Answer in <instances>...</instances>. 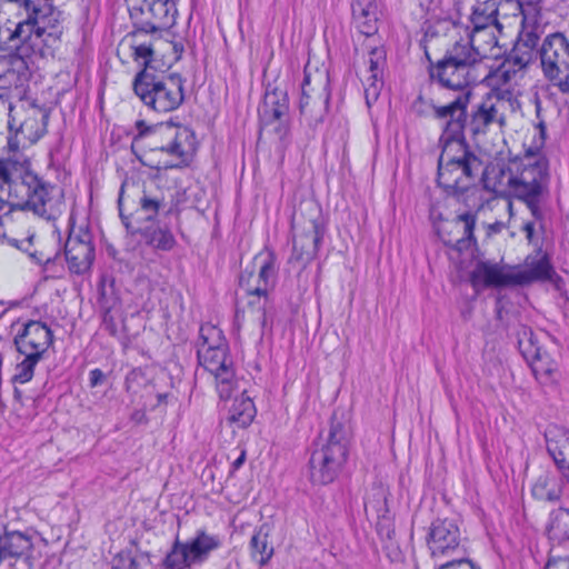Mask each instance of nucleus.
<instances>
[{"label":"nucleus","mask_w":569,"mask_h":569,"mask_svg":"<svg viewBox=\"0 0 569 569\" xmlns=\"http://www.w3.org/2000/svg\"><path fill=\"white\" fill-rule=\"evenodd\" d=\"M561 493L562 481L557 473L551 471H543L531 486V495L539 501L555 502L560 499Z\"/></svg>","instance_id":"obj_30"},{"label":"nucleus","mask_w":569,"mask_h":569,"mask_svg":"<svg viewBox=\"0 0 569 569\" xmlns=\"http://www.w3.org/2000/svg\"><path fill=\"white\" fill-rule=\"evenodd\" d=\"M124 204H126L124 190H123V187H121L119 199H118V207H119V214H120L121 220H122L123 224L126 226L127 230H130L132 233L140 232L143 240L146 241V243L151 246L153 249L169 251L174 247L176 239H174L172 232L167 228H160V227H148L146 229L136 228L133 226V223L130 221V218L124 214Z\"/></svg>","instance_id":"obj_23"},{"label":"nucleus","mask_w":569,"mask_h":569,"mask_svg":"<svg viewBox=\"0 0 569 569\" xmlns=\"http://www.w3.org/2000/svg\"><path fill=\"white\" fill-rule=\"evenodd\" d=\"M348 456L345 430L332 422L327 441L316 449L310 458V478L313 483H331L341 471Z\"/></svg>","instance_id":"obj_11"},{"label":"nucleus","mask_w":569,"mask_h":569,"mask_svg":"<svg viewBox=\"0 0 569 569\" xmlns=\"http://www.w3.org/2000/svg\"><path fill=\"white\" fill-rule=\"evenodd\" d=\"M427 542L433 558L452 556L461 547V532L458 523L451 519L435 520L430 526Z\"/></svg>","instance_id":"obj_21"},{"label":"nucleus","mask_w":569,"mask_h":569,"mask_svg":"<svg viewBox=\"0 0 569 569\" xmlns=\"http://www.w3.org/2000/svg\"><path fill=\"white\" fill-rule=\"evenodd\" d=\"M138 134L133 139L134 144H141L148 150L144 157L151 158L156 151L164 152L176 159V162L164 163L163 167H179L187 163L196 152L197 141L193 131L174 123H159L148 126L146 121L136 122Z\"/></svg>","instance_id":"obj_3"},{"label":"nucleus","mask_w":569,"mask_h":569,"mask_svg":"<svg viewBox=\"0 0 569 569\" xmlns=\"http://www.w3.org/2000/svg\"><path fill=\"white\" fill-rule=\"evenodd\" d=\"M479 180L482 182L487 190L498 194L513 193L515 194V178L512 164L508 168L501 164H492L485 167L482 164V172Z\"/></svg>","instance_id":"obj_24"},{"label":"nucleus","mask_w":569,"mask_h":569,"mask_svg":"<svg viewBox=\"0 0 569 569\" xmlns=\"http://www.w3.org/2000/svg\"><path fill=\"white\" fill-rule=\"evenodd\" d=\"M184 546L193 565H202L210 553L221 546V539L217 535H210L206 530H197L194 537L184 541Z\"/></svg>","instance_id":"obj_28"},{"label":"nucleus","mask_w":569,"mask_h":569,"mask_svg":"<svg viewBox=\"0 0 569 569\" xmlns=\"http://www.w3.org/2000/svg\"><path fill=\"white\" fill-rule=\"evenodd\" d=\"M465 566L466 569H480L479 567L475 566L473 563L469 562V561H462V560H459V561H447L442 565H440L439 569H448L450 567H453V566Z\"/></svg>","instance_id":"obj_52"},{"label":"nucleus","mask_w":569,"mask_h":569,"mask_svg":"<svg viewBox=\"0 0 569 569\" xmlns=\"http://www.w3.org/2000/svg\"><path fill=\"white\" fill-rule=\"evenodd\" d=\"M183 79L178 73L156 76L141 70L134 78V93L159 113L177 110L184 100Z\"/></svg>","instance_id":"obj_8"},{"label":"nucleus","mask_w":569,"mask_h":569,"mask_svg":"<svg viewBox=\"0 0 569 569\" xmlns=\"http://www.w3.org/2000/svg\"><path fill=\"white\" fill-rule=\"evenodd\" d=\"M545 77L560 92L569 93V40L560 32L545 38L538 51Z\"/></svg>","instance_id":"obj_15"},{"label":"nucleus","mask_w":569,"mask_h":569,"mask_svg":"<svg viewBox=\"0 0 569 569\" xmlns=\"http://www.w3.org/2000/svg\"><path fill=\"white\" fill-rule=\"evenodd\" d=\"M289 111V102L287 92L274 89L267 92L264 96V102L260 110L261 122L264 126H271L278 123L274 130L279 131L282 128L283 118Z\"/></svg>","instance_id":"obj_25"},{"label":"nucleus","mask_w":569,"mask_h":569,"mask_svg":"<svg viewBox=\"0 0 569 569\" xmlns=\"http://www.w3.org/2000/svg\"><path fill=\"white\" fill-rule=\"evenodd\" d=\"M17 11L16 16H31L47 18L44 7L32 0H0V14Z\"/></svg>","instance_id":"obj_38"},{"label":"nucleus","mask_w":569,"mask_h":569,"mask_svg":"<svg viewBox=\"0 0 569 569\" xmlns=\"http://www.w3.org/2000/svg\"><path fill=\"white\" fill-rule=\"evenodd\" d=\"M499 4V0L477 2L472 8L469 19L470 24L467 26V30L489 29V27L502 28V24L498 20Z\"/></svg>","instance_id":"obj_31"},{"label":"nucleus","mask_w":569,"mask_h":569,"mask_svg":"<svg viewBox=\"0 0 569 569\" xmlns=\"http://www.w3.org/2000/svg\"><path fill=\"white\" fill-rule=\"evenodd\" d=\"M32 236L27 237L22 240H12L10 243L17 247V249L27 252L30 257L36 258V253L30 251V248L32 246Z\"/></svg>","instance_id":"obj_50"},{"label":"nucleus","mask_w":569,"mask_h":569,"mask_svg":"<svg viewBox=\"0 0 569 569\" xmlns=\"http://www.w3.org/2000/svg\"><path fill=\"white\" fill-rule=\"evenodd\" d=\"M365 506H371L377 512L387 511V489L382 485L375 486L366 497Z\"/></svg>","instance_id":"obj_43"},{"label":"nucleus","mask_w":569,"mask_h":569,"mask_svg":"<svg viewBox=\"0 0 569 569\" xmlns=\"http://www.w3.org/2000/svg\"><path fill=\"white\" fill-rule=\"evenodd\" d=\"M162 565L164 569H191L194 566L184 542L178 539L173 542Z\"/></svg>","instance_id":"obj_39"},{"label":"nucleus","mask_w":569,"mask_h":569,"mask_svg":"<svg viewBox=\"0 0 569 569\" xmlns=\"http://www.w3.org/2000/svg\"><path fill=\"white\" fill-rule=\"evenodd\" d=\"M521 73L516 68L508 64L506 61L492 71L485 70L483 77L480 76V81L487 80L488 84L491 87L490 93H497L501 96V93L509 92L511 96H516L513 91V84L517 83L518 79L522 77Z\"/></svg>","instance_id":"obj_27"},{"label":"nucleus","mask_w":569,"mask_h":569,"mask_svg":"<svg viewBox=\"0 0 569 569\" xmlns=\"http://www.w3.org/2000/svg\"><path fill=\"white\" fill-rule=\"evenodd\" d=\"M545 437L549 455L557 467L565 471L569 465V430L560 426H549Z\"/></svg>","instance_id":"obj_26"},{"label":"nucleus","mask_w":569,"mask_h":569,"mask_svg":"<svg viewBox=\"0 0 569 569\" xmlns=\"http://www.w3.org/2000/svg\"><path fill=\"white\" fill-rule=\"evenodd\" d=\"M130 14L133 28L157 36L176 23L178 10L172 0H143L140 7H132Z\"/></svg>","instance_id":"obj_18"},{"label":"nucleus","mask_w":569,"mask_h":569,"mask_svg":"<svg viewBox=\"0 0 569 569\" xmlns=\"http://www.w3.org/2000/svg\"><path fill=\"white\" fill-rule=\"evenodd\" d=\"M369 68L366 73H382L386 63L385 51L379 48H373L369 53Z\"/></svg>","instance_id":"obj_46"},{"label":"nucleus","mask_w":569,"mask_h":569,"mask_svg":"<svg viewBox=\"0 0 569 569\" xmlns=\"http://www.w3.org/2000/svg\"><path fill=\"white\" fill-rule=\"evenodd\" d=\"M262 323H264V312L261 313Z\"/></svg>","instance_id":"obj_57"},{"label":"nucleus","mask_w":569,"mask_h":569,"mask_svg":"<svg viewBox=\"0 0 569 569\" xmlns=\"http://www.w3.org/2000/svg\"><path fill=\"white\" fill-rule=\"evenodd\" d=\"M14 156V160H0V203L9 209L28 208L46 220H56L64 209L62 189L48 186L29 171L28 154Z\"/></svg>","instance_id":"obj_1"},{"label":"nucleus","mask_w":569,"mask_h":569,"mask_svg":"<svg viewBox=\"0 0 569 569\" xmlns=\"http://www.w3.org/2000/svg\"><path fill=\"white\" fill-rule=\"evenodd\" d=\"M482 160L463 140L445 142L438 160V184L448 194L460 196L479 180Z\"/></svg>","instance_id":"obj_4"},{"label":"nucleus","mask_w":569,"mask_h":569,"mask_svg":"<svg viewBox=\"0 0 569 569\" xmlns=\"http://www.w3.org/2000/svg\"><path fill=\"white\" fill-rule=\"evenodd\" d=\"M329 71L313 64L310 60L305 66L301 83L300 113L310 126L322 122L330 100Z\"/></svg>","instance_id":"obj_10"},{"label":"nucleus","mask_w":569,"mask_h":569,"mask_svg":"<svg viewBox=\"0 0 569 569\" xmlns=\"http://www.w3.org/2000/svg\"><path fill=\"white\" fill-rule=\"evenodd\" d=\"M0 14V50L14 51L21 57L42 54L46 19L43 17Z\"/></svg>","instance_id":"obj_9"},{"label":"nucleus","mask_w":569,"mask_h":569,"mask_svg":"<svg viewBox=\"0 0 569 569\" xmlns=\"http://www.w3.org/2000/svg\"><path fill=\"white\" fill-rule=\"evenodd\" d=\"M16 79V72L9 67L6 60H0V108L8 109L12 106L9 102V90Z\"/></svg>","instance_id":"obj_40"},{"label":"nucleus","mask_w":569,"mask_h":569,"mask_svg":"<svg viewBox=\"0 0 569 569\" xmlns=\"http://www.w3.org/2000/svg\"><path fill=\"white\" fill-rule=\"evenodd\" d=\"M143 558H136L129 551L119 552L111 561V569H141Z\"/></svg>","instance_id":"obj_45"},{"label":"nucleus","mask_w":569,"mask_h":569,"mask_svg":"<svg viewBox=\"0 0 569 569\" xmlns=\"http://www.w3.org/2000/svg\"><path fill=\"white\" fill-rule=\"evenodd\" d=\"M64 256L71 272L81 274L87 272L94 260L92 236L88 228H76L70 224V231L64 244Z\"/></svg>","instance_id":"obj_20"},{"label":"nucleus","mask_w":569,"mask_h":569,"mask_svg":"<svg viewBox=\"0 0 569 569\" xmlns=\"http://www.w3.org/2000/svg\"><path fill=\"white\" fill-rule=\"evenodd\" d=\"M475 224L476 217L473 213L466 212L457 216V218L451 222L450 232L456 233L459 237L456 239L445 240V242L455 247L459 251L467 249L470 247L471 242L475 241Z\"/></svg>","instance_id":"obj_33"},{"label":"nucleus","mask_w":569,"mask_h":569,"mask_svg":"<svg viewBox=\"0 0 569 569\" xmlns=\"http://www.w3.org/2000/svg\"><path fill=\"white\" fill-rule=\"evenodd\" d=\"M258 260H261L259 271L244 269L240 274L239 286L248 296L256 297L260 306L261 299H267L268 291L273 286L274 260L272 254L266 258L256 257V261Z\"/></svg>","instance_id":"obj_22"},{"label":"nucleus","mask_w":569,"mask_h":569,"mask_svg":"<svg viewBox=\"0 0 569 569\" xmlns=\"http://www.w3.org/2000/svg\"><path fill=\"white\" fill-rule=\"evenodd\" d=\"M518 347L529 363L536 379L542 386L556 385L561 375L558 362L540 346H538L530 328L522 326L518 332Z\"/></svg>","instance_id":"obj_17"},{"label":"nucleus","mask_w":569,"mask_h":569,"mask_svg":"<svg viewBox=\"0 0 569 569\" xmlns=\"http://www.w3.org/2000/svg\"><path fill=\"white\" fill-rule=\"evenodd\" d=\"M31 548L32 542L30 537L22 532L3 531V533H1V551L3 550V560L7 558L28 559Z\"/></svg>","instance_id":"obj_34"},{"label":"nucleus","mask_w":569,"mask_h":569,"mask_svg":"<svg viewBox=\"0 0 569 569\" xmlns=\"http://www.w3.org/2000/svg\"><path fill=\"white\" fill-rule=\"evenodd\" d=\"M535 57L536 53L516 43L503 61L523 73L526 68L533 61Z\"/></svg>","instance_id":"obj_41"},{"label":"nucleus","mask_w":569,"mask_h":569,"mask_svg":"<svg viewBox=\"0 0 569 569\" xmlns=\"http://www.w3.org/2000/svg\"><path fill=\"white\" fill-rule=\"evenodd\" d=\"M104 379H106L104 373L102 372V370H100L98 368L91 370L89 373L90 387H92V388L101 385L104 381Z\"/></svg>","instance_id":"obj_51"},{"label":"nucleus","mask_w":569,"mask_h":569,"mask_svg":"<svg viewBox=\"0 0 569 569\" xmlns=\"http://www.w3.org/2000/svg\"><path fill=\"white\" fill-rule=\"evenodd\" d=\"M198 360L214 379L216 390L222 400L229 399L237 389L233 360L222 331L212 325L200 327Z\"/></svg>","instance_id":"obj_5"},{"label":"nucleus","mask_w":569,"mask_h":569,"mask_svg":"<svg viewBox=\"0 0 569 569\" xmlns=\"http://www.w3.org/2000/svg\"><path fill=\"white\" fill-rule=\"evenodd\" d=\"M536 114L538 119V129L540 134V146L543 143L546 129H547V117L545 114V109L542 102L539 99H536Z\"/></svg>","instance_id":"obj_48"},{"label":"nucleus","mask_w":569,"mask_h":569,"mask_svg":"<svg viewBox=\"0 0 569 569\" xmlns=\"http://www.w3.org/2000/svg\"><path fill=\"white\" fill-rule=\"evenodd\" d=\"M469 86L462 88H450L456 91V96L445 104H432L433 117L440 122L442 134L440 137L441 146L445 142L463 140V131L468 128L467 108L470 102L471 91Z\"/></svg>","instance_id":"obj_16"},{"label":"nucleus","mask_w":569,"mask_h":569,"mask_svg":"<svg viewBox=\"0 0 569 569\" xmlns=\"http://www.w3.org/2000/svg\"><path fill=\"white\" fill-rule=\"evenodd\" d=\"M547 533L558 543L569 540V509L558 508L550 512Z\"/></svg>","instance_id":"obj_37"},{"label":"nucleus","mask_w":569,"mask_h":569,"mask_svg":"<svg viewBox=\"0 0 569 569\" xmlns=\"http://www.w3.org/2000/svg\"><path fill=\"white\" fill-rule=\"evenodd\" d=\"M48 119V111L29 100L9 106V151L26 154V151L46 134Z\"/></svg>","instance_id":"obj_7"},{"label":"nucleus","mask_w":569,"mask_h":569,"mask_svg":"<svg viewBox=\"0 0 569 569\" xmlns=\"http://www.w3.org/2000/svg\"><path fill=\"white\" fill-rule=\"evenodd\" d=\"M363 86L367 104L370 106L371 101L377 100L383 86L382 73H366L363 78Z\"/></svg>","instance_id":"obj_42"},{"label":"nucleus","mask_w":569,"mask_h":569,"mask_svg":"<svg viewBox=\"0 0 569 569\" xmlns=\"http://www.w3.org/2000/svg\"><path fill=\"white\" fill-rule=\"evenodd\" d=\"M515 196L532 201L547 183L548 162L540 152V146L528 148L522 158L512 162Z\"/></svg>","instance_id":"obj_14"},{"label":"nucleus","mask_w":569,"mask_h":569,"mask_svg":"<svg viewBox=\"0 0 569 569\" xmlns=\"http://www.w3.org/2000/svg\"><path fill=\"white\" fill-rule=\"evenodd\" d=\"M256 416V407L244 391L237 397L229 410L228 420L239 428L248 427Z\"/></svg>","instance_id":"obj_36"},{"label":"nucleus","mask_w":569,"mask_h":569,"mask_svg":"<svg viewBox=\"0 0 569 569\" xmlns=\"http://www.w3.org/2000/svg\"><path fill=\"white\" fill-rule=\"evenodd\" d=\"M250 557L260 567L266 566L273 556V547L269 541V527L260 526L252 535L249 543Z\"/></svg>","instance_id":"obj_35"},{"label":"nucleus","mask_w":569,"mask_h":569,"mask_svg":"<svg viewBox=\"0 0 569 569\" xmlns=\"http://www.w3.org/2000/svg\"><path fill=\"white\" fill-rule=\"evenodd\" d=\"M352 16L359 31L371 36L377 30V0H352Z\"/></svg>","instance_id":"obj_32"},{"label":"nucleus","mask_w":569,"mask_h":569,"mask_svg":"<svg viewBox=\"0 0 569 569\" xmlns=\"http://www.w3.org/2000/svg\"><path fill=\"white\" fill-rule=\"evenodd\" d=\"M533 229H535V227H533V223H532V222H528V223H526V224H525V227H523V230L526 231L527 237H528L529 239H531V237H532Z\"/></svg>","instance_id":"obj_54"},{"label":"nucleus","mask_w":569,"mask_h":569,"mask_svg":"<svg viewBox=\"0 0 569 569\" xmlns=\"http://www.w3.org/2000/svg\"><path fill=\"white\" fill-rule=\"evenodd\" d=\"M162 206L163 202L160 199L143 194L140 198V209L137 213H143L146 216V220L151 221L158 214Z\"/></svg>","instance_id":"obj_44"},{"label":"nucleus","mask_w":569,"mask_h":569,"mask_svg":"<svg viewBox=\"0 0 569 569\" xmlns=\"http://www.w3.org/2000/svg\"><path fill=\"white\" fill-rule=\"evenodd\" d=\"M539 43V34L536 31H526L521 34L517 44L528 49L529 51L535 53V49Z\"/></svg>","instance_id":"obj_47"},{"label":"nucleus","mask_w":569,"mask_h":569,"mask_svg":"<svg viewBox=\"0 0 569 569\" xmlns=\"http://www.w3.org/2000/svg\"><path fill=\"white\" fill-rule=\"evenodd\" d=\"M549 273L550 268L545 262H539L528 270H515L490 261H481L471 272V283L475 288L525 284L538 279H547Z\"/></svg>","instance_id":"obj_12"},{"label":"nucleus","mask_w":569,"mask_h":569,"mask_svg":"<svg viewBox=\"0 0 569 569\" xmlns=\"http://www.w3.org/2000/svg\"><path fill=\"white\" fill-rule=\"evenodd\" d=\"M13 343L17 350L13 381L23 385L33 378L37 365L53 343V333L46 323L29 320L18 330Z\"/></svg>","instance_id":"obj_6"},{"label":"nucleus","mask_w":569,"mask_h":569,"mask_svg":"<svg viewBox=\"0 0 569 569\" xmlns=\"http://www.w3.org/2000/svg\"><path fill=\"white\" fill-rule=\"evenodd\" d=\"M293 247L291 260L302 266L309 263L316 256L323 237V227L319 213L309 219L293 218Z\"/></svg>","instance_id":"obj_19"},{"label":"nucleus","mask_w":569,"mask_h":569,"mask_svg":"<svg viewBox=\"0 0 569 569\" xmlns=\"http://www.w3.org/2000/svg\"><path fill=\"white\" fill-rule=\"evenodd\" d=\"M520 109V102L517 96L509 92L489 93L471 111L468 129L473 137L485 134L492 126L503 128L510 114Z\"/></svg>","instance_id":"obj_13"},{"label":"nucleus","mask_w":569,"mask_h":569,"mask_svg":"<svg viewBox=\"0 0 569 569\" xmlns=\"http://www.w3.org/2000/svg\"><path fill=\"white\" fill-rule=\"evenodd\" d=\"M173 49L177 53H181L183 51V47L181 44H174Z\"/></svg>","instance_id":"obj_56"},{"label":"nucleus","mask_w":569,"mask_h":569,"mask_svg":"<svg viewBox=\"0 0 569 569\" xmlns=\"http://www.w3.org/2000/svg\"><path fill=\"white\" fill-rule=\"evenodd\" d=\"M246 461V451L242 450L240 456L232 462V469L238 470Z\"/></svg>","instance_id":"obj_53"},{"label":"nucleus","mask_w":569,"mask_h":569,"mask_svg":"<svg viewBox=\"0 0 569 569\" xmlns=\"http://www.w3.org/2000/svg\"><path fill=\"white\" fill-rule=\"evenodd\" d=\"M545 569H569V557H551Z\"/></svg>","instance_id":"obj_49"},{"label":"nucleus","mask_w":569,"mask_h":569,"mask_svg":"<svg viewBox=\"0 0 569 569\" xmlns=\"http://www.w3.org/2000/svg\"><path fill=\"white\" fill-rule=\"evenodd\" d=\"M127 38L130 40L133 60L139 66L143 67L142 70L146 71L153 60L154 41L158 40V38L138 28H133Z\"/></svg>","instance_id":"obj_29"},{"label":"nucleus","mask_w":569,"mask_h":569,"mask_svg":"<svg viewBox=\"0 0 569 569\" xmlns=\"http://www.w3.org/2000/svg\"><path fill=\"white\" fill-rule=\"evenodd\" d=\"M502 28L470 29L468 42H457L431 69V78L443 88H462L478 83V69L483 60H498L506 49L498 41Z\"/></svg>","instance_id":"obj_2"},{"label":"nucleus","mask_w":569,"mask_h":569,"mask_svg":"<svg viewBox=\"0 0 569 569\" xmlns=\"http://www.w3.org/2000/svg\"><path fill=\"white\" fill-rule=\"evenodd\" d=\"M502 226H503L502 223L497 222V223H495V224L490 226V228H491L493 231H500V230H501V228H502Z\"/></svg>","instance_id":"obj_55"}]
</instances>
